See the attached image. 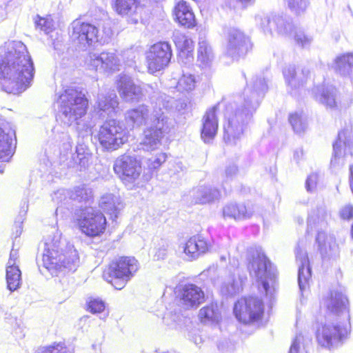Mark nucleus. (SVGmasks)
Returning a JSON list of instances; mask_svg holds the SVG:
<instances>
[{"label":"nucleus","instance_id":"nucleus-9","mask_svg":"<svg viewBox=\"0 0 353 353\" xmlns=\"http://www.w3.org/2000/svg\"><path fill=\"white\" fill-rule=\"evenodd\" d=\"M263 313V302L256 296L241 298L234 306V314L236 319L245 324L261 321Z\"/></svg>","mask_w":353,"mask_h":353},{"label":"nucleus","instance_id":"nucleus-34","mask_svg":"<svg viewBox=\"0 0 353 353\" xmlns=\"http://www.w3.org/2000/svg\"><path fill=\"white\" fill-rule=\"evenodd\" d=\"M34 22L37 29L43 31L46 34L52 32L54 29V22L51 15H46V17L37 15L34 17Z\"/></svg>","mask_w":353,"mask_h":353},{"label":"nucleus","instance_id":"nucleus-10","mask_svg":"<svg viewBox=\"0 0 353 353\" xmlns=\"http://www.w3.org/2000/svg\"><path fill=\"white\" fill-rule=\"evenodd\" d=\"M43 264L47 269H61L62 268L74 270L79 263L77 251L73 247L70 246L65 252H59V250L49 252L48 254L43 256Z\"/></svg>","mask_w":353,"mask_h":353},{"label":"nucleus","instance_id":"nucleus-32","mask_svg":"<svg viewBox=\"0 0 353 353\" xmlns=\"http://www.w3.org/2000/svg\"><path fill=\"white\" fill-rule=\"evenodd\" d=\"M163 137V131L161 128L150 127L145 130L143 144L151 149L159 143Z\"/></svg>","mask_w":353,"mask_h":353},{"label":"nucleus","instance_id":"nucleus-31","mask_svg":"<svg viewBox=\"0 0 353 353\" xmlns=\"http://www.w3.org/2000/svg\"><path fill=\"white\" fill-rule=\"evenodd\" d=\"M199 317L204 323H218L221 320V315L217 305H210L202 307L199 310Z\"/></svg>","mask_w":353,"mask_h":353},{"label":"nucleus","instance_id":"nucleus-26","mask_svg":"<svg viewBox=\"0 0 353 353\" xmlns=\"http://www.w3.org/2000/svg\"><path fill=\"white\" fill-rule=\"evenodd\" d=\"M223 214L225 218L239 221L250 219L253 215L254 210L251 205L229 204L223 208Z\"/></svg>","mask_w":353,"mask_h":353},{"label":"nucleus","instance_id":"nucleus-18","mask_svg":"<svg viewBox=\"0 0 353 353\" xmlns=\"http://www.w3.org/2000/svg\"><path fill=\"white\" fill-rule=\"evenodd\" d=\"M210 247L209 242L202 235L199 234L190 237L181 248L187 259L193 260L205 253Z\"/></svg>","mask_w":353,"mask_h":353},{"label":"nucleus","instance_id":"nucleus-37","mask_svg":"<svg viewBox=\"0 0 353 353\" xmlns=\"http://www.w3.org/2000/svg\"><path fill=\"white\" fill-rule=\"evenodd\" d=\"M327 211L323 208H321L318 209L317 214L315 215L310 214L308 218V226L312 228V225L320 226L321 228L325 227L327 225L325 219L327 216Z\"/></svg>","mask_w":353,"mask_h":353},{"label":"nucleus","instance_id":"nucleus-64","mask_svg":"<svg viewBox=\"0 0 353 353\" xmlns=\"http://www.w3.org/2000/svg\"><path fill=\"white\" fill-rule=\"evenodd\" d=\"M239 264V262L237 261L236 263H234V265H238Z\"/></svg>","mask_w":353,"mask_h":353},{"label":"nucleus","instance_id":"nucleus-29","mask_svg":"<svg viewBox=\"0 0 353 353\" xmlns=\"http://www.w3.org/2000/svg\"><path fill=\"white\" fill-rule=\"evenodd\" d=\"M243 132V124L236 117L230 118L224 125V136L228 142L239 139Z\"/></svg>","mask_w":353,"mask_h":353},{"label":"nucleus","instance_id":"nucleus-16","mask_svg":"<svg viewBox=\"0 0 353 353\" xmlns=\"http://www.w3.org/2000/svg\"><path fill=\"white\" fill-rule=\"evenodd\" d=\"M172 16L174 21L185 28L192 29L197 25L195 14L190 4L185 0H179L175 3L172 9Z\"/></svg>","mask_w":353,"mask_h":353},{"label":"nucleus","instance_id":"nucleus-50","mask_svg":"<svg viewBox=\"0 0 353 353\" xmlns=\"http://www.w3.org/2000/svg\"><path fill=\"white\" fill-rule=\"evenodd\" d=\"M166 156H151L148 161V166L150 170L158 168L163 162L165 161Z\"/></svg>","mask_w":353,"mask_h":353},{"label":"nucleus","instance_id":"nucleus-41","mask_svg":"<svg viewBox=\"0 0 353 353\" xmlns=\"http://www.w3.org/2000/svg\"><path fill=\"white\" fill-rule=\"evenodd\" d=\"M305 339L302 334L296 336L291 345L289 353H306Z\"/></svg>","mask_w":353,"mask_h":353},{"label":"nucleus","instance_id":"nucleus-6","mask_svg":"<svg viewBox=\"0 0 353 353\" xmlns=\"http://www.w3.org/2000/svg\"><path fill=\"white\" fill-rule=\"evenodd\" d=\"M350 322L340 321L339 323H325L316 331V341L321 346L330 349L336 347L350 333Z\"/></svg>","mask_w":353,"mask_h":353},{"label":"nucleus","instance_id":"nucleus-38","mask_svg":"<svg viewBox=\"0 0 353 353\" xmlns=\"http://www.w3.org/2000/svg\"><path fill=\"white\" fill-rule=\"evenodd\" d=\"M37 353H73L72 350L67 347L63 342L54 343L53 344L42 347L38 350Z\"/></svg>","mask_w":353,"mask_h":353},{"label":"nucleus","instance_id":"nucleus-15","mask_svg":"<svg viewBox=\"0 0 353 353\" xmlns=\"http://www.w3.org/2000/svg\"><path fill=\"white\" fill-rule=\"evenodd\" d=\"M181 305L185 309L196 308L204 301V292L196 285L188 284L178 292Z\"/></svg>","mask_w":353,"mask_h":353},{"label":"nucleus","instance_id":"nucleus-42","mask_svg":"<svg viewBox=\"0 0 353 353\" xmlns=\"http://www.w3.org/2000/svg\"><path fill=\"white\" fill-rule=\"evenodd\" d=\"M119 101L116 95L114 97H105L101 101L98 102V108L101 111H107L110 110H114L118 108Z\"/></svg>","mask_w":353,"mask_h":353},{"label":"nucleus","instance_id":"nucleus-36","mask_svg":"<svg viewBox=\"0 0 353 353\" xmlns=\"http://www.w3.org/2000/svg\"><path fill=\"white\" fill-rule=\"evenodd\" d=\"M71 197L79 202L90 203L93 197L92 190L85 186L78 187L74 189Z\"/></svg>","mask_w":353,"mask_h":353},{"label":"nucleus","instance_id":"nucleus-59","mask_svg":"<svg viewBox=\"0 0 353 353\" xmlns=\"http://www.w3.org/2000/svg\"><path fill=\"white\" fill-rule=\"evenodd\" d=\"M10 256H12V258L13 259H15V261L17 260V252H14V251H12L11 253H10Z\"/></svg>","mask_w":353,"mask_h":353},{"label":"nucleus","instance_id":"nucleus-63","mask_svg":"<svg viewBox=\"0 0 353 353\" xmlns=\"http://www.w3.org/2000/svg\"><path fill=\"white\" fill-rule=\"evenodd\" d=\"M166 319H167L166 317H164V318H163V320H164L165 323H168V322H167V321H166Z\"/></svg>","mask_w":353,"mask_h":353},{"label":"nucleus","instance_id":"nucleus-39","mask_svg":"<svg viewBox=\"0 0 353 353\" xmlns=\"http://www.w3.org/2000/svg\"><path fill=\"white\" fill-rule=\"evenodd\" d=\"M128 119L134 125L140 126L145 123L146 117L143 111L134 109L129 111Z\"/></svg>","mask_w":353,"mask_h":353},{"label":"nucleus","instance_id":"nucleus-13","mask_svg":"<svg viewBox=\"0 0 353 353\" xmlns=\"http://www.w3.org/2000/svg\"><path fill=\"white\" fill-rule=\"evenodd\" d=\"M323 304L327 310L338 316L342 321L350 322L349 301L345 295L337 291H332L325 299Z\"/></svg>","mask_w":353,"mask_h":353},{"label":"nucleus","instance_id":"nucleus-60","mask_svg":"<svg viewBox=\"0 0 353 353\" xmlns=\"http://www.w3.org/2000/svg\"><path fill=\"white\" fill-rule=\"evenodd\" d=\"M237 1L244 5H246V4L249 3L252 0H237Z\"/></svg>","mask_w":353,"mask_h":353},{"label":"nucleus","instance_id":"nucleus-53","mask_svg":"<svg viewBox=\"0 0 353 353\" xmlns=\"http://www.w3.org/2000/svg\"><path fill=\"white\" fill-rule=\"evenodd\" d=\"M65 198V190H59L54 193L52 200L55 202H61Z\"/></svg>","mask_w":353,"mask_h":353},{"label":"nucleus","instance_id":"nucleus-2","mask_svg":"<svg viewBox=\"0 0 353 353\" xmlns=\"http://www.w3.org/2000/svg\"><path fill=\"white\" fill-rule=\"evenodd\" d=\"M139 265L134 257L122 256L112 261L103 274V279L117 290L123 289L138 271Z\"/></svg>","mask_w":353,"mask_h":353},{"label":"nucleus","instance_id":"nucleus-57","mask_svg":"<svg viewBox=\"0 0 353 353\" xmlns=\"http://www.w3.org/2000/svg\"><path fill=\"white\" fill-rule=\"evenodd\" d=\"M340 136H341V133L339 134V137H338L336 141L333 143V148H334L335 152H338L339 148H341L342 144L344 145H346V143L341 139Z\"/></svg>","mask_w":353,"mask_h":353},{"label":"nucleus","instance_id":"nucleus-27","mask_svg":"<svg viewBox=\"0 0 353 353\" xmlns=\"http://www.w3.org/2000/svg\"><path fill=\"white\" fill-rule=\"evenodd\" d=\"M219 196V190L210 186H199L194 188L191 192L194 202L198 204L212 202L218 199Z\"/></svg>","mask_w":353,"mask_h":353},{"label":"nucleus","instance_id":"nucleus-47","mask_svg":"<svg viewBox=\"0 0 353 353\" xmlns=\"http://www.w3.org/2000/svg\"><path fill=\"white\" fill-rule=\"evenodd\" d=\"M88 309L93 313H101L105 310L104 302L99 299H94L88 302Z\"/></svg>","mask_w":353,"mask_h":353},{"label":"nucleus","instance_id":"nucleus-54","mask_svg":"<svg viewBox=\"0 0 353 353\" xmlns=\"http://www.w3.org/2000/svg\"><path fill=\"white\" fill-rule=\"evenodd\" d=\"M237 172V167L234 165H230L225 170V174L228 179L232 178Z\"/></svg>","mask_w":353,"mask_h":353},{"label":"nucleus","instance_id":"nucleus-43","mask_svg":"<svg viewBox=\"0 0 353 353\" xmlns=\"http://www.w3.org/2000/svg\"><path fill=\"white\" fill-rule=\"evenodd\" d=\"M61 243V233L56 230L53 236L50 235L46 239V245L48 247L47 252L44 254H48L49 252L54 250H59V244Z\"/></svg>","mask_w":353,"mask_h":353},{"label":"nucleus","instance_id":"nucleus-28","mask_svg":"<svg viewBox=\"0 0 353 353\" xmlns=\"http://www.w3.org/2000/svg\"><path fill=\"white\" fill-rule=\"evenodd\" d=\"M316 240L323 256H332L337 253L338 246L332 236H327L323 231H318Z\"/></svg>","mask_w":353,"mask_h":353},{"label":"nucleus","instance_id":"nucleus-44","mask_svg":"<svg viewBox=\"0 0 353 353\" xmlns=\"http://www.w3.org/2000/svg\"><path fill=\"white\" fill-rule=\"evenodd\" d=\"M320 103L327 109H335L337 108V102L335 96L328 91L321 94Z\"/></svg>","mask_w":353,"mask_h":353},{"label":"nucleus","instance_id":"nucleus-8","mask_svg":"<svg viewBox=\"0 0 353 353\" xmlns=\"http://www.w3.org/2000/svg\"><path fill=\"white\" fill-rule=\"evenodd\" d=\"M172 50L168 41H159L150 46L145 53L148 72L154 74L166 68L170 63Z\"/></svg>","mask_w":353,"mask_h":353},{"label":"nucleus","instance_id":"nucleus-45","mask_svg":"<svg viewBox=\"0 0 353 353\" xmlns=\"http://www.w3.org/2000/svg\"><path fill=\"white\" fill-rule=\"evenodd\" d=\"M307 5L305 0H290L288 2L289 8L296 15L303 14L307 9Z\"/></svg>","mask_w":353,"mask_h":353},{"label":"nucleus","instance_id":"nucleus-11","mask_svg":"<svg viewBox=\"0 0 353 353\" xmlns=\"http://www.w3.org/2000/svg\"><path fill=\"white\" fill-rule=\"evenodd\" d=\"M114 170L123 183L130 185L139 179L141 166L133 156H120L115 161Z\"/></svg>","mask_w":353,"mask_h":353},{"label":"nucleus","instance_id":"nucleus-35","mask_svg":"<svg viewBox=\"0 0 353 353\" xmlns=\"http://www.w3.org/2000/svg\"><path fill=\"white\" fill-rule=\"evenodd\" d=\"M196 81L191 74H183L178 80L176 88L181 92H189L194 89Z\"/></svg>","mask_w":353,"mask_h":353},{"label":"nucleus","instance_id":"nucleus-49","mask_svg":"<svg viewBox=\"0 0 353 353\" xmlns=\"http://www.w3.org/2000/svg\"><path fill=\"white\" fill-rule=\"evenodd\" d=\"M337 66L339 70L346 67H353V55H343L337 60Z\"/></svg>","mask_w":353,"mask_h":353},{"label":"nucleus","instance_id":"nucleus-19","mask_svg":"<svg viewBox=\"0 0 353 353\" xmlns=\"http://www.w3.org/2000/svg\"><path fill=\"white\" fill-rule=\"evenodd\" d=\"M116 85L120 97L124 100L138 99L142 95L140 86L136 85L131 78L127 75H119Z\"/></svg>","mask_w":353,"mask_h":353},{"label":"nucleus","instance_id":"nucleus-1","mask_svg":"<svg viewBox=\"0 0 353 353\" xmlns=\"http://www.w3.org/2000/svg\"><path fill=\"white\" fill-rule=\"evenodd\" d=\"M33 62L26 48L8 52L0 60V83L8 93L25 90L34 77Z\"/></svg>","mask_w":353,"mask_h":353},{"label":"nucleus","instance_id":"nucleus-30","mask_svg":"<svg viewBox=\"0 0 353 353\" xmlns=\"http://www.w3.org/2000/svg\"><path fill=\"white\" fill-rule=\"evenodd\" d=\"M16 145L15 132L5 133L0 128V154H14Z\"/></svg>","mask_w":353,"mask_h":353},{"label":"nucleus","instance_id":"nucleus-3","mask_svg":"<svg viewBox=\"0 0 353 353\" xmlns=\"http://www.w3.org/2000/svg\"><path fill=\"white\" fill-rule=\"evenodd\" d=\"M59 108L65 117L77 121L87 114L89 100L77 88L65 89L59 97Z\"/></svg>","mask_w":353,"mask_h":353},{"label":"nucleus","instance_id":"nucleus-55","mask_svg":"<svg viewBox=\"0 0 353 353\" xmlns=\"http://www.w3.org/2000/svg\"><path fill=\"white\" fill-rule=\"evenodd\" d=\"M167 254V246L163 245V248H159L155 256L157 259H163L166 256Z\"/></svg>","mask_w":353,"mask_h":353},{"label":"nucleus","instance_id":"nucleus-58","mask_svg":"<svg viewBox=\"0 0 353 353\" xmlns=\"http://www.w3.org/2000/svg\"><path fill=\"white\" fill-rule=\"evenodd\" d=\"M8 264V267L16 265L15 259H13V258H12V256H10Z\"/></svg>","mask_w":353,"mask_h":353},{"label":"nucleus","instance_id":"nucleus-22","mask_svg":"<svg viewBox=\"0 0 353 353\" xmlns=\"http://www.w3.org/2000/svg\"><path fill=\"white\" fill-rule=\"evenodd\" d=\"M173 42L179 58L183 60L193 58L194 43L189 35L182 32L176 33L174 36Z\"/></svg>","mask_w":353,"mask_h":353},{"label":"nucleus","instance_id":"nucleus-12","mask_svg":"<svg viewBox=\"0 0 353 353\" xmlns=\"http://www.w3.org/2000/svg\"><path fill=\"white\" fill-rule=\"evenodd\" d=\"M112 8L118 15L125 17L129 23L137 24L143 19V6L140 0H114Z\"/></svg>","mask_w":353,"mask_h":353},{"label":"nucleus","instance_id":"nucleus-24","mask_svg":"<svg viewBox=\"0 0 353 353\" xmlns=\"http://www.w3.org/2000/svg\"><path fill=\"white\" fill-rule=\"evenodd\" d=\"M216 108L213 107L208 110L204 115V121L201 129V137L204 142H210L216 136L218 130V119Z\"/></svg>","mask_w":353,"mask_h":353},{"label":"nucleus","instance_id":"nucleus-21","mask_svg":"<svg viewBox=\"0 0 353 353\" xmlns=\"http://www.w3.org/2000/svg\"><path fill=\"white\" fill-rule=\"evenodd\" d=\"M228 40L230 47L242 54H246L252 48L250 37L239 29L229 31Z\"/></svg>","mask_w":353,"mask_h":353},{"label":"nucleus","instance_id":"nucleus-61","mask_svg":"<svg viewBox=\"0 0 353 353\" xmlns=\"http://www.w3.org/2000/svg\"><path fill=\"white\" fill-rule=\"evenodd\" d=\"M221 259L222 261H226V256H221Z\"/></svg>","mask_w":353,"mask_h":353},{"label":"nucleus","instance_id":"nucleus-46","mask_svg":"<svg viewBox=\"0 0 353 353\" xmlns=\"http://www.w3.org/2000/svg\"><path fill=\"white\" fill-rule=\"evenodd\" d=\"M288 120L294 131L301 132L304 130L301 116L297 112L290 114Z\"/></svg>","mask_w":353,"mask_h":353},{"label":"nucleus","instance_id":"nucleus-23","mask_svg":"<svg viewBox=\"0 0 353 353\" xmlns=\"http://www.w3.org/2000/svg\"><path fill=\"white\" fill-rule=\"evenodd\" d=\"M243 278L240 275L239 269H234L233 272L229 273L223 280L221 285V292L224 296H234L242 290Z\"/></svg>","mask_w":353,"mask_h":353},{"label":"nucleus","instance_id":"nucleus-14","mask_svg":"<svg viewBox=\"0 0 353 353\" xmlns=\"http://www.w3.org/2000/svg\"><path fill=\"white\" fill-rule=\"evenodd\" d=\"M90 65L94 70H101L105 72L113 73L120 70V61L114 52L104 51L99 54L90 56Z\"/></svg>","mask_w":353,"mask_h":353},{"label":"nucleus","instance_id":"nucleus-25","mask_svg":"<svg viewBox=\"0 0 353 353\" xmlns=\"http://www.w3.org/2000/svg\"><path fill=\"white\" fill-rule=\"evenodd\" d=\"M100 208L113 220L117 219L119 212L123 208V204L119 196L113 194H105L99 201Z\"/></svg>","mask_w":353,"mask_h":353},{"label":"nucleus","instance_id":"nucleus-52","mask_svg":"<svg viewBox=\"0 0 353 353\" xmlns=\"http://www.w3.org/2000/svg\"><path fill=\"white\" fill-rule=\"evenodd\" d=\"M340 216L344 220H350L353 218V206L351 205H344L340 210Z\"/></svg>","mask_w":353,"mask_h":353},{"label":"nucleus","instance_id":"nucleus-48","mask_svg":"<svg viewBox=\"0 0 353 353\" xmlns=\"http://www.w3.org/2000/svg\"><path fill=\"white\" fill-rule=\"evenodd\" d=\"M79 156H70L69 158H67L66 160L69 161L68 166L70 168L79 166L81 168L84 167L85 163L88 161V158L84 156L83 158L79 159Z\"/></svg>","mask_w":353,"mask_h":353},{"label":"nucleus","instance_id":"nucleus-56","mask_svg":"<svg viewBox=\"0 0 353 353\" xmlns=\"http://www.w3.org/2000/svg\"><path fill=\"white\" fill-rule=\"evenodd\" d=\"M11 157L12 156H0V173L3 172L4 163L10 162Z\"/></svg>","mask_w":353,"mask_h":353},{"label":"nucleus","instance_id":"nucleus-40","mask_svg":"<svg viewBox=\"0 0 353 353\" xmlns=\"http://www.w3.org/2000/svg\"><path fill=\"white\" fill-rule=\"evenodd\" d=\"M198 59L201 62H205L213 57L211 47L205 41L199 43L198 48Z\"/></svg>","mask_w":353,"mask_h":353},{"label":"nucleus","instance_id":"nucleus-51","mask_svg":"<svg viewBox=\"0 0 353 353\" xmlns=\"http://www.w3.org/2000/svg\"><path fill=\"white\" fill-rule=\"evenodd\" d=\"M318 175L316 174H310L305 182V188L307 192H313L316 187Z\"/></svg>","mask_w":353,"mask_h":353},{"label":"nucleus","instance_id":"nucleus-20","mask_svg":"<svg viewBox=\"0 0 353 353\" xmlns=\"http://www.w3.org/2000/svg\"><path fill=\"white\" fill-rule=\"evenodd\" d=\"M296 258L299 264L298 283L299 289L303 292L309 285L311 278V268L306 252L297 248L296 250Z\"/></svg>","mask_w":353,"mask_h":353},{"label":"nucleus","instance_id":"nucleus-17","mask_svg":"<svg viewBox=\"0 0 353 353\" xmlns=\"http://www.w3.org/2000/svg\"><path fill=\"white\" fill-rule=\"evenodd\" d=\"M72 37L79 43L90 45L98 41L99 30L90 23L77 22L72 27Z\"/></svg>","mask_w":353,"mask_h":353},{"label":"nucleus","instance_id":"nucleus-33","mask_svg":"<svg viewBox=\"0 0 353 353\" xmlns=\"http://www.w3.org/2000/svg\"><path fill=\"white\" fill-rule=\"evenodd\" d=\"M6 280L8 288L10 291L17 290L21 281V271L17 265L7 267Z\"/></svg>","mask_w":353,"mask_h":353},{"label":"nucleus","instance_id":"nucleus-62","mask_svg":"<svg viewBox=\"0 0 353 353\" xmlns=\"http://www.w3.org/2000/svg\"><path fill=\"white\" fill-rule=\"evenodd\" d=\"M351 235H352V237L353 238V223H352V225L351 228Z\"/></svg>","mask_w":353,"mask_h":353},{"label":"nucleus","instance_id":"nucleus-7","mask_svg":"<svg viewBox=\"0 0 353 353\" xmlns=\"http://www.w3.org/2000/svg\"><path fill=\"white\" fill-rule=\"evenodd\" d=\"M250 274L254 276L260 288L262 286L266 294L271 292L270 288L275 282L276 270L267 257L257 252L248 265Z\"/></svg>","mask_w":353,"mask_h":353},{"label":"nucleus","instance_id":"nucleus-4","mask_svg":"<svg viewBox=\"0 0 353 353\" xmlns=\"http://www.w3.org/2000/svg\"><path fill=\"white\" fill-rule=\"evenodd\" d=\"M96 137L104 149L114 150L128 141V135L119 121L108 119L99 127Z\"/></svg>","mask_w":353,"mask_h":353},{"label":"nucleus","instance_id":"nucleus-5","mask_svg":"<svg viewBox=\"0 0 353 353\" xmlns=\"http://www.w3.org/2000/svg\"><path fill=\"white\" fill-rule=\"evenodd\" d=\"M75 219L81 231L89 236H98L106 228V219L99 210L90 206L75 212Z\"/></svg>","mask_w":353,"mask_h":353}]
</instances>
